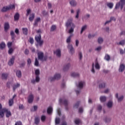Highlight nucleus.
<instances>
[{"instance_id": "obj_1", "label": "nucleus", "mask_w": 125, "mask_h": 125, "mask_svg": "<svg viewBox=\"0 0 125 125\" xmlns=\"http://www.w3.org/2000/svg\"><path fill=\"white\" fill-rule=\"evenodd\" d=\"M66 27H70V29L68 30L69 34H72L74 32V29H75L76 25L73 23V19H69L66 23Z\"/></svg>"}, {"instance_id": "obj_2", "label": "nucleus", "mask_w": 125, "mask_h": 125, "mask_svg": "<svg viewBox=\"0 0 125 125\" xmlns=\"http://www.w3.org/2000/svg\"><path fill=\"white\" fill-rule=\"evenodd\" d=\"M35 40L38 43L36 46H39H39H42V45L43 44V40H42V36H41V34L35 36Z\"/></svg>"}, {"instance_id": "obj_3", "label": "nucleus", "mask_w": 125, "mask_h": 125, "mask_svg": "<svg viewBox=\"0 0 125 125\" xmlns=\"http://www.w3.org/2000/svg\"><path fill=\"white\" fill-rule=\"evenodd\" d=\"M94 67L97 70H99L100 69V65H99V63H98V62L97 60H96L94 63H93L92 64V69L91 72L93 73V74H94L95 73V70H94Z\"/></svg>"}, {"instance_id": "obj_4", "label": "nucleus", "mask_w": 125, "mask_h": 125, "mask_svg": "<svg viewBox=\"0 0 125 125\" xmlns=\"http://www.w3.org/2000/svg\"><path fill=\"white\" fill-rule=\"evenodd\" d=\"M35 74L36 75V79L35 80H33L31 81V83H39V82H40V70L36 69L35 71Z\"/></svg>"}, {"instance_id": "obj_5", "label": "nucleus", "mask_w": 125, "mask_h": 125, "mask_svg": "<svg viewBox=\"0 0 125 125\" xmlns=\"http://www.w3.org/2000/svg\"><path fill=\"white\" fill-rule=\"evenodd\" d=\"M125 4V0H120V1L117 2L115 6V9H118L121 7V10L124 8V5Z\"/></svg>"}, {"instance_id": "obj_6", "label": "nucleus", "mask_w": 125, "mask_h": 125, "mask_svg": "<svg viewBox=\"0 0 125 125\" xmlns=\"http://www.w3.org/2000/svg\"><path fill=\"white\" fill-rule=\"evenodd\" d=\"M38 59L41 61H46L47 59V57L43 56V53L40 52L38 53Z\"/></svg>"}, {"instance_id": "obj_7", "label": "nucleus", "mask_w": 125, "mask_h": 125, "mask_svg": "<svg viewBox=\"0 0 125 125\" xmlns=\"http://www.w3.org/2000/svg\"><path fill=\"white\" fill-rule=\"evenodd\" d=\"M14 8H15V5H10L8 6L4 7L2 9V11L5 12L6 11H8V10H10V9H13Z\"/></svg>"}, {"instance_id": "obj_8", "label": "nucleus", "mask_w": 125, "mask_h": 125, "mask_svg": "<svg viewBox=\"0 0 125 125\" xmlns=\"http://www.w3.org/2000/svg\"><path fill=\"white\" fill-rule=\"evenodd\" d=\"M3 112L6 113V118H9V117H11V112L8 109L6 108H3Z\"/></svg>"}, {"instance_id": "obj_9", "label": "nucleus", "mask_w": 125, "mask_h": 125, "mask_svg": "<svg viewBox=\"0 0 125 125\" xmlns=\"http://www.w3.org/2000/svg\"><path fill=\"white\" fill-rule=\"evenodd\" d=\"M77 85L79 88L82 89V88H83V87L85 85V82L84 81H80Z\"/></svg>"}, {"instance_id": "obj_10", "label": "nucleus", "mask_w": 125, "mask_h": 125, "mask_svg": "<svg viewBox=\"0 0 125 125\" xmlns=\"http://www.w3.org/2000/svg\"><path fill=\"white\" fill-rule=\"evenodd\" d=\"M67 48L69 49L70 52L71 54H74L75 53V49L73 47L72 44H68Z\"/></svg>"}, {"instance_id": "obj_11", "label": "nucleus", "mask_w": 125, "mask_h": 125, "mask_svg": "<svg viewBox=\"0 0 125 125\" xmlns=\"http://www.w3.org/2000/svg\"><path fill=\"white\" fill-rule=\"evenodd\" d=\"M59 103L61 104H63L65 106H67L68 105V101L66 99H60Z\"/></svg>"}, {"instance_id": "obj_12", "label": "nucleus", "mask_w": 125, "mask_h": 125, "mask_svg": "<svg viewBox=\"0 0 125 125\" xmlns=\"http://www.w3.org/2000/svg\"><path fill=\"white\" fill-rule=\"evenodd\" d=\"M54 53L57 57H61V50L60 49H58L54 51Z\"/></svg>"}, {"instance_id": "obj_13", "label": "nucleus", "mask_w": 125, "mask_h": 125, "mask_svg": "<svg viewBox=\"0 0 125 125\" xmlns=\"http://www.w3.org/2000/svg\"><path fill=\"white\" fill-rule=\"evenodd\" d=\"M33 101H34V95L30 94L28 97V102L31 104L33 103Z\"/></svg>"}, {"instance_id": "obj_14", "label": "nucleus", "mask_w": 125, "mask_h": 125, "mask_svg": "<svg viewBox=\"0 0 125 125\" xmlns=\"http://www.w3.org/2000/svg\"><path fill=\"white\" fill-rule=\"evenodd\" d=\"M115 97H116V98H117V99L118 100V101L119 102H122V101L124 100V96L121 95V96L119 97V94L118 93H116L115 94Z\"/></svg>"}, {"instance_id": "obj_15", "label": "nucleus", "mask_w": 125, "mask_h": 125, "mask_svg": "<svg viewBox=\"0 0 125 125\" xmlns=\"http://www.w3.org/2000/svg\"><path fill=\"white\" fill-rule=\"evenodd\" d=\"M14 60H15V57L14 56L12 57L8 62L9 66H12L14 64Z\"/></svg>"}, {"instance_id": "obj_16", "label": "nucleus", "mask_w": 125, "mask_h": 125, "mask_svg": "<svg viewBox=\"0 0 125 125\" xmlns=\"http://www.w3.org/2000/svg\"><path fill=\"white\" fill-rule=\"evenodd\" d=\"M70 67H71V64L70 63L65 64L63 68V71H68L70 69Z\"/></svg>"}, {"instance_id": "obj_17", "label": "nucleus", "mask_w": 125, "mask_h": 125, "mask_svg": "<svg viewBox=\"0 0 125 125\" xmlns=\"http://www.w3.org/2000/svg\"><path fill=\"white\" fill-rule=\"evenodd\" d=\"M125 64H121L119 66V72H120V73H122V72H124L125 71Z\"/></svg>"}, {"instance_id": "obj_18", "label": "nucleus", "mask_w": 125, "mask_h": 125, "mask_svg": "<svg viewBox=\"0 0 125 125\" xmlns=\"http://www.w3.org/2000/svg\"><path fill=\"white\" fill-rule=\"evenodd\" d=\"M70 76L73 78H79L80 77V73L78 72H72L70 74Z\"/></svg>"}, {"instance_id": "obj_19", "label": "nucleus", "mask_w": 125, "mask_h": 125, "mask_svg": "<svg viewBox=\"0 0 125 125\" xmlns=\"http://www.w3.org/2000/svg\"><path fill=\"white\" fill-rule=\"evenodd\" d=\"M20 15H19V13H17L14 15V21H18L19 20V17Z\"/></svg>"}, {"instance_id": "obj_20", "label": "nucleus", "mask_w": 125, "mask_h": 125, "mask_svg": "<svg viewBox=\"0 0 125 125\" xmlns=\"http://www.w3.org/2000/svg\"><path fill=\"white\" fill-rule=\"evenodd\" d=\"M108 108H112L113 107V102L112 101H109L106 104Z\"/></svg>"}, {"instance_id": "obj_21", "label": "nucleus", "mask_w": 125, "mask_h": 125, "mask_svg": "<svg viewBox=\"0 0 125 125\" xmlns=\"http://www.w3.org/2000/svg\"><path fill=\"white\" fill-rule=\"evenodd\" d=\"M107 98L104 96H102L100 97V100L101 102H105L106 101Z\"/></svg>"}, {"instance_id": "obj_22", "label": "nucleus", "mask_w": 125, "mask_h": 125, "mask_svg": "<svg viewBox=\"0 0 125 125\" xmlns=\"http://www.w3.org/2000/svg\"><path fill=\"white\" fill-rule=\"evenodd\" d=\"M106 5L107 6H108V7H109V8L112 9V8H113V7H114V3L112 2H108L107 3Z\"/></svg>"}, {"instance_id": "obj_23", "label": "nucleus", "mask_w": 125, "mask_h": 125, "mask_svg": "<svg viewBox=\"0 0 125 125\" xmlns=\"http://www.w3.org/2000/svg\"><path fill=\"white\" fill-rule=\"evenodd\" d=\"M70 4L71 6H76L77 5V2L75 0H72L70 1Z\"/></svg>"}, {"instance_id": "obj_24", "label": "nucleus", "mask_w": 125, "mask_h": 125, "mask_svg": "<svg viewBox=\"0 0 125 125\" xmlns=\"http://www.w3.org/2000/svg\"><path fill=\"white\" fill-rule=\"evenodd\" d=\"M9 29V23L8 22H5L4 23V30L7 31Z\"/></svg>"}, {"instance_id": "obj_25", "label": "nucleus", "mask_w": 125, "mask_h": 125, "mask_svg": "<svg viewBox=\"0 0 125 125\" xmlns=\"http://www.w3.org/2000/svg\"><path fill=\"white\" fill-rule=\"evenodd\" d=\"M20 87V83H17L16 84H14L13 86V90H15V89H16V88H18V87Z\"/></svg>"}, {"instance_id": "obj_26", "label": "nucleus", "mask_w": 125, "mask_h": 125, "mask_svg": "<svg viewBox=\"0 0 125 125\" xmlns=\"http://www.w3.org/2000/svg\"><path fill=\"white\" fill-rule=\"evenodd\" d=\"M8 77V73L2 74V79H3V80H6Z\"/></svg>"}, {"instance_id": "obj_27", "label": "nucleus", "mask_w": 125, "mask_h": 125, "mask_svg": "<svg viewBox=\"0 0 125 125\" xmlns=\"http://www.w3.org/2000/svg\"><path fill=\"white\" fill-rule=\"evenodd\" d=\"M16 75L18 78H21L22 77V73H21V71L20 70L17 71Z\"/></svg>"}, {"instance_id": "obj_28", "label": "nucleus", "mask_w": 125, "mask_h": 125, "mask_svg": "<svg viewBox=\"0 0 125 125\" xmlns=\"http://www.w3.org/2000/svg\"><path fill=\"white\" fill-rule=\"evenodd\" d=\"M86 28H87V25H85L82 26V27L81 28V34H82V33H83V32H84V31H85V30H86Z\"/></svg>"}, {"instance_id": "obj_29", "label": "nucleus", "mask_w": 125, "mask_h": 125, "mask_svg": "<svg viewBox=\"0 0 125 125\" xmlns=\"http://www.w3.org/2000/svg\"><path fill=\"white\" fill-rule=\"evenodd\" d=\"M38 110V106L34 105L33 107H32L31 108V112H36V111Z\"/></svg>"}, {"instance_id": "obj_30", "label": "nucleus", "mask_w": 125, "mask_h": 125, "mask_svg": "<svg viewBox=\"0 0 125 125\" xmlns=\"http://www.w3.org/2000/svg\"><path fill=\"white\" fill-rule=\"evenodd\" d=\"M104 59L106 61H110V60L111 59V57L108 54H105L104 57Z\"/></svg>"}, {"instance_id": "obj_31", "label": "nucleus", "mask_w": 125, "mask_h": 125, "mask_svg": "<svg viewBox=\"0 0 125 125\" xmlns=\"http://www.w3.org/2000/svg\"><path fill=\"white\" fill-rule=\"evenodd\" d=\"M3 108L1 109V110L0 111V118H2L3 117H4V113L5 111H3Z\"/></svg>"}, {"instance_id": "obj_32", "label": "nucleus", "mask_w": 125, "mask_h": 125, "mask_svg": "<svg viewBox=\"0 0 125 125\" xmlns=\"http://www.w3.org/2000/svg\"><path fill=\"white\" fill-rule=\"evenodd\" d=\"M54 77L56 80H59L61 78V75L60 73H56L55 74Z\"/></svg>"}, {"instance_id": "obj_33", "label": "nucleus", "mask_w": 125, "mask_h": 125, "mask_svg": "<svg viewBox=\"0 0 125 125\" xmlns=\"http://www.w3.org/2000/svg\"><path fill=\"white\" fill-rule=\"evenodd\" d=\"M34 18H35V14H32L29 18V20L31 22L34 20Z\"/></svg>"}, {"instance_id": "obj_34", "label": "nucleus", "mask_w": 125, "mask_h": 125, "mask_svg": "<svg viewBox=\"0 0 125 125\" xmlns=\"http://www.w3.org/2000/svg\"><path fill=\"white\" fill-rule=\"evenodd\" d=\"M10 34L12 37V40L14 41L15 40V34L14 33V32L13 31H11Z\"/></svg>"}, {"instance_id": "obj_35", "label": "nucleus", "mask_w": 125, "mask_h": 125, "mask_svg": "<svg viewBox=\"0 0 125 125\" xmlns=\"http://www.w3.org/2000/svg\"><path fill=\"white\" fill-rule=\"evenodd\" d=\"M5 48V43L2 42L0 44V49H3Z\"/></svg>"}, {"instance_id": "obj_36", "label": "nucleus", "mask_w": 125, "mask_h": 125, "mask_svg": "<svg viewBox=\"0 0 125 125\" xmlns=\"http://www.w3.org/2000/svg\"><path fill=\"white\" fill-rule=\"evenodd\" d=\"M41 21V18H37L35 21L34 25L35 26H37L38 25V23Z\"/></svg>"}, {"instance_id": "obj_37", "label": "nucleus", "mask_w": 125, "mask_h": 125, "mask_svg": "<svg viewBox=\"0 0 125 125\" xmlns=\"http://www.w3.org/2000/svg\"><path fill=\"white\" fill-rule=\"evenodd\" d=\"M22 31L24 35H28V29L27 28H22Z\"/></svg>"}, {"instance_id": "obj_38", "label": "nucleus", "mask_w": 125, "mask_h": 125, "mask_svg": "<svg viewBox=\"0 0 125 125\" xmlns=\"http://www.w3.org/2000/svg\"><path fill=\"white\" fill-rule=\"evenodd\" d=\"M73 36V34H71L69 36L67 39H66V42L67 43H69V42H71V38H72V36Z\"/></svg>"}, {"instance_id": "obj_39", "label": "nucleus", "mask_w": 125, "mask_h": 125, "mask_svg": "<svg viewBox=\"0 0 125 125\" xmlns=\"http://www.w3.org/2000/svg\"><path fill=\"white\" fill-rule=\"evenodd\" d=\"M47 112L48 114H51V113H52V107H49L47 109Z\"/></svg>"}, {"instance_id": "obj_40", "label": "nucleus", "mask_w": 125, "mask_h": 125, "mask_svg": "<svg viewBox=\"0 0 125 125\" xmlns=\"http://www.w3.org/2000/svg\"><path fill=\"white\" fill-rule=\"evenodd\" d=\"M74 122L76 125H80V124L81 123V120L79 119H75Z\"/></svg>"}, {"instance_id": "obj_41", "label": "nucleus", "mask_w": 125, "mask_h": 125, "mask_svg": "<svg viewBox=\"0 0 125 125\" xmlns=\"http://www.w3.org/2000/svg\"><path fill=\"white\" fill-rule=\"evenodd\" d=\"M98 42L99 43H102L103 42V38L100 37L98 39Z\"/></svg>"}, {"instance_id": "obj_42", "label": "nucleus", "mask_w": 125, "mask_h": 125, "mask_svg": "<svg viewBox=\"0 0 125 125\" xmlns=\"http://www.w3.org/2000/svg\"><path fill=\"white\" fill-rule=\"evenodd\" d=\"M56 125H59L60 123V118H56L55 120Z\"/></svg>"}, {"instance_id": "obj_43", "label": "nucleus", "mask_w": 125, "mask_h": 125, "mask_svg": "<svg viewBox=\"0 0 125 125\" xmlns=\"http://www.w3.org/2000/svg\"><path fill=\"white\" fill-rule=\"evenodd\" d=\"M105 86H106V84L105 83H102L99 85V87L100 88H104Z\"/></svg>"}, {"instance_id": "obj_44", "label": "nucleus", "mask_w": 125, "mask_h": 125, "mask_svg": "<svg viewBox=\"0 0 125 125\" xmlns=\"http://www.w3.org/2000/svg\"><path fill=\"white\" fill-rule=\"evenodd\" d=\"M35 123L36 125L39 124V123H40V118L39 117H37L35 118Z\"/></svg>"}, {"instance_id": "obj_45", "label": "nucleus", "mask_w": 125, "mask_h": 125, "mask_svg": "<svg viewBox=\"0 0 125 125\" xmlns=\"http://www.w3.org/2000/svg\"><path fill=\"white\" fill-rule=\"evenodd\" d=\"M35 66L36 67L39 66V61H38V59L37 58H35V62L34 63Z\"/></svg>"}, {"instance_id": "obj_46", "label": "nucleus", "mask_w": 125, "mask_h": 125, "mask_svg": "<svg viewBox=\"0 0 125 125\" xmlns=\"http://www.w3.org/2000/svg\"><path fill=\"white\" fill-rule=\"evenodd\" d=\"M13 105V99H11L9 101V105L12 106Z\"/></svg>"}, {"instance_id": "obj_47", "label": "nucleus", "mask_w": 125, "mask_h": 125, "mask_svg": "<svg viewBox=\"0 0 125 125\" xmlns=\"http://www.w3.org/2000/svg\"><path fill=\"white\" fill-rule=\"evenodd\" d=\"M56 79H55V77L54 76V77H51L49 78V81L50 82H53V81H55Z\"/></svg>"}, {"instance_id": "obj_48", "label": "nucleus", "mask_w": 125, "mask_h": 125, "mask_svg": "<svg viewBox=\"0 0 125 125\" xmlns=\"http://www.w3.org/2000/svg\"><path fill=\"white\" fill-rule=\"evenodd\" d=\"M118 44H120V45H125V41L122 40L119 42Z\"/></svg>"}, {"instance_id": "obj_49", "label": "nucleus", "mask_w": 125, "mask_h": 125, "mask_svg": "<svg viewBox=\"0 0 125 125\" xmlns=\"http://www.w3.org/2000/svg\"><path fill=\"white\" fill-rule=\"evenodd\" d=\"M104 121L105 122V123H110L111 122V118H106L104 120Z\"/></svg>"}, {"instance_id": "obj_50", "label": "nucleus", "mask_w": 125, "mask_h": 125, "mask_svg": "<svg viewBox=\"0 0 125 125\" xmlns=\"http://www.w3.org/2000/svg\"><path fill=\"white\" fill-rule=\"evenodd\" d=\"M95 37V34H89L88 35V39H93V38H94Z\"/></svg>"}, {"instance_id": "obj_51", "label": "nucleus", "mask_w": 125, "mask_h": 125, "mask_svg": "<svg viewBox=\"0 0 125 125\" xmlns=\"http://www.w3.org/2000/svg\"><path fill=\"white\" fill-rule=\"evenodd\" d=\"M46 119V117L44 115H42L41 117V121L42 122H44L45 121V119Z\"/></svg>"}, {"instance_id": "obj_52", "label": "nucleus", "mask_w": 125, "mask_h": 125, "mask_svg": "<svg viewBox=\"0 0 125 125\" xmlns=\"http://www.w3.org/2000/svg\"><path fill=\"white\" fill-rule=\"evenodd\" d=\"M13 52V49L12 48H9L8 53L11 54Z\"/></svg>"}, {"instance_id": "obj_53", "label": "nucleus", "mask_w": 125, "mask_h": 125, "mask_svg": "<svg viewBox=\"0 0 125 125\" xmlns=\"http://www.w3.org/2000/svg\"><path fill=\"white\" fill-rule=\"evenodd\" d=\"M29 42H30L31 44H33V43H34V39H33V38L30 37Z\"/></svg>"}, {"instance_id": "obj_54", "label": "nucleus", "mask_w": 125, "mask_h": 125, "mask_svg": "<svg viewBox=\"0 0 125 125\" xmlns=\"http://www.w3.org/2000/svg\"><path fill=\"white\" fill-rule=\"evenodd\" d=\"M56 28V26L55 25H52L51 27V31L53 32Z\"/></svg>"}, {"instance_id": "obj_55", "label": "nucleus", "mask_w": 125, "mask_h": 125, "mask_svg": "<svg viewBox=\"0 0 125 125\" xmlns=\"http://www.w3.org/2000/svg\"><path fill=\"white\" fill-rule=\"evenodd\" d=\"M11 45H12V42H8L7 43V46L8 48H11Z\"/></svg>"}, {"instance_id": "obj_56", "label": "nucleus", "mask_w": 125, "mask_h": 125, "mask_svg": "<svg viewBox=\"0 0 125 125\" xmlns=\"http://www.w3.org/2000/svg\"><path fill=\"white\" fill-rule=\"evenodd\" d=\"M31 63H32V61H31L30 59H28L27 60V65H28V66H30V65H31Z\"/></svg>"}, {"instance_id": "obj_57", "label": "nucleus", "mask_w": 125, "mask_h": 125, "mask_svg": "<svg viewBox=\"0 0 125 125\" xmlns=\"http://www.w3.org/2000/svg\"><path fill=\"white\" fill-rule=\"evenodd\" d=\"M79 56L80 60H82L83 59V53L82 52H80L79 53Z\"/></svg>"}, {"instance_id": "obj_58", "label": "nucleus", "mask_w": 125, "mask_h": 125, "mask_svg": "<svg viewBox=\"0 0 125 125\" xmlns=\"http://www.w3.org/2000/svg\"><path fill=\"white\" fill-rule=\"evenodd\" d=\"M80 10H78L77 11V14H76V18H77V19L79 18V15L80 14Z\"/></svg>"}, {"instance_id": "obj_59", "label": "nucleus", "mask_w": 125, "mask_h": 125, "mask_svg": "<svg viewBox=\"0 0 125 125\" xmlns=\"http://www.w3.org/2000/svg\"><path fill=\"white\" fill-rule=\"evenodd\" d=\"M15 125H22V122L21 121H18L16 122Z\"/></svg>"}, {"instance_id": "obj_60", "label": "nucleus", "mask_w": 125, "mask_h": 125, "mask_svg": "<svg viewBox=\"0 0 125 125\" xmlns=\"http://www.w3.org/2000/svg\"><path fill=\"white\" fill-rule=\"evenodd\" d=\"M101 49H102V47L99 46L95 49V50H96L97 51H100Z\"/></svg>"}, {"instance_id": "obj_61", "label": "nucleus", "mask_w": 125, "mask_h": 125, "mask_svg": "<svg viewBox=\"0 0 125 125\" xmlns=\"http://www.w3.org/2000/svg\"><path fill=\"white\" fill-rule=\"evenodd\" d=\"M79 43H80V42L79 41V40H76L75 41V45H76V46H79Z\"/></svg>"}, {"instance_id": "obj_62", "label": "nucleus", "mask_w": 125, "mask_h": 125, "mask_svg": "<svg viewBox=\"0 0 125 125\" xmlns=\"http://www.w3.org/2000/svg\"><path fill=\"white\" fill-rule=\"evenodd\" d=\"M98 110L99 111H101V110H102V106H101V105L99 104L98 105Z\"/></svg>"}, {"instance_id": "obj_63", "label": "nucleus", "mask_w": 125, "mask_h": 125, "mask_svg": "<svg viewBox=\"0 0 125 125\" xmlns=\"http://www.w3.org/2000/svg\"><path fill=\"white\" fill-rule=\"evenodd\" d=\"M80 104V103H76L74 105V108H77L79 107V105Z\"/></svg>"}, {"instance_id": "obj_64", "label": "nucleus", "mask_w": 125, "mask_h": 125, "mask_svg": "<svg viewBox=\"0 0 125 125\" xmlns=\"http://www.w3.org/2000/svg\"><path fill=\"white\" fill-rule=\"evenodd\" d=\"M15 33H16L17 35H19V29H18V28H16L15 30Z\"/></svg>"}]
</instances>
